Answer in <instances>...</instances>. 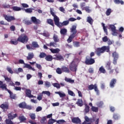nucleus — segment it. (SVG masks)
<instances>
[{"instance_id": "de8ad7c7", "label": "nucleus", "mask_w": 124, "mask_h": 124, "mask_svg": "<svg viewBox=\"0 0 124 124\" xmlns=\"http://www.w3.org/2000/svg\"><path fill=\"white\" fill-rule=\"evenodd\" d=\"M68 93L69 94V95H71V96H75V93H74V92L73 91L68 90Z\"/></svg>"}, {"instance_id": "39448f33", "label": "nucleus", "mask_w": 124, "mask_h": 124, "mask_svg": "<svg viewBox=\"0 0 124 124\" xmlns=\"http://www.w3.org/2000/svg\"><path fill=\"white\" fill-rule=\"evenodd\" d=\"M88 90L89 91H92V90H94V91L96 93L97 95H99V90H98V88H97V84H91L89 85L88 86Z\"/></svg>"}, {"instance_id": "774afa93", "label": "nucleus", "mask_w": 124, "mask_h": 124, "mask_svg": "<svg viewBox=\"0 0 124 124\" xmlns=\"http://www.w3.org/2000/svg\"><path fill=\"white\" fill-rule=\"evenodd\" d=\"M102 40L103 42H107V41H108V37L107 36H105V37H103Z\"/></svg>"}, {"instance_id": "0e129e2a", "label": "nucleus", "mask_w": 124, "mask_h": 124, "mask_svg": "<svg viewBox=\"0 0 124 124\" xmlns=\"http://www.w3.org/2000/svg\"><path fill=\"white\" fill-rule=\"evenodd\" d=\"M25 67L29 68V69H32V67L29 64H25Z\"/></svg>"}, {"instance_id": "4d7b16f0", "label": "nucleus", "mask_w": 124, "mask_h": 124, "mask_svg": "<svg viewBox=\"0 0 124 124\" xmlns=\"http://www.w3.org/2000/svg\"><path fill=\"white\" fill-rule=\"evenodd\" d=\"M92 110L93 112H98V108L95 107H92Z\"/></svg>"}, {"instance_id": "9d476101", "label": "nucleus", "mask_w": 124, "mask_h": 124, "mask_svg": "<svg viewBox=\"0 0 124 124\" xmlns=\"http://www.w3.org/2000/svg\"><path fill=\"white\" fill-rule=\"evenodd\" d=\"M68 24H69V20H66L63 21L62 23H60V19H59L57 23H55V25L59 28H62L63 26H67Z\"/></svg>"}, {"instance_id": "412c9836", "label": "nucleus", "mask_w": 124, "mask_h": 124, "mask_svg": "<svg viewBox=\"0 0 124 124\" xmlns=\"http://www.w3.org/2000/svg\"><path fill=\"white\" fill-rule=\"evenodd\" d=\"M6 91L8 92V93H9L10 97L11 99H15V98H16V94H13V93H12L11 91L9 90L8 89H7Z\"/></svg>"}, {"instance_id": "e433bc0d", "label": "nucleus", "mask_w": 124, "mask_h": 124, "mask_svg": "<svg viewBox=\"0 0 124 124\" xmlns=\"http://www.w3.org/2000/svg\"><path fill=\"white\" fill-rule=\"evenodd\" d=\"M102 26L103 28L104 32H105L106 35H108V31H107V29L106 28V27L105 26V24L102 23Z\"/></svg>"}, {"instance_id": "e2e57ef3", "label": "nucleus", "mask_w": 124, "mask_h": 124, "mask_svg": "<svg viewBox=\"0 0 124 124\" xmlns=\"http://www.w3.org/2000/svg\"><path fill=\"white\" fill-rule=\"evenodd\" d=\"M45 84L46 88H49V87H51V83L48 81H45Z\"/></svg>"}, {"instance_id": "a878e982", "label": "nucleus", "mask_w": 124, "mask_h": 124, "mask_svg": "<svg viewBox=\"0 0 124 124\" xmlns=\"http://www.w3.org/2000/svg\"><path fill=\"white\" fill-rule=\"evenodd\" d=\"M106 67L108 70H111V69H112V66H111L110 61H108L107 62Z\"/></svg>"}, {"instance_id": "473e14b6", "label": "nucleus", "mask_w": 124, "mask_h": 124, "mask_svg": "<svg viewBox=\"0 0 124 124\" xmlns=\"http://www.w3.org/2000/svg\"><path fill=\"white\" fill-rule=\"evenodd\" d=\"M120 118V115L119 114L117 113H114L113 115V119L115 121H118V120H119Z\"/></svg>"}, {"instance_id": "bb28decb", "label": "nucleus", "mask_w": 124, "mask_h": 124, "mask_svg": "<svg viewBox=\"0 0 124 124\" xmlns=\"http://www.w3.org/2000/svg\"><path fill=\"white\" fill-rule=\"evenodd\" d=\"M11 9H12L14 11H21V10L23 9L20 7L15 6L12 7Z\"/></svg>"}, {"instance_id": "b1692460", "label": "nucleus", "mask_w": 124, "mask_h": 124, "mask_svg": "<svg viewBox=\"0 0 124 124\" xmlns=\"http://www.w3.org/2000/svg\"><path fill=\"white\" fill-rule=\"evenodd\" d=\"M34 57V54L32 53H29L28 56L27 57V60L28 61H31L32 59H33Z\"/></svg>"}, {"instance_id": "2eb2a0df", "label": "nucleus", "mask_w": 124, "mask_h": 124, "mask_svg": "<svg viewBox=\"0 0 124 124\" xmlns=\"http://www.w3.org/2000/svg\"><path fill=\"white\" fill-rule=\"evenodd\" d=\"M18 116V114L16 113L14 114L13 112H11V113L8 114L7 116L9 120H14L15 118H17Z\"/></svg>"}, {"instance_id": "ea45409f", "label": "nucleus", "mask_w": 124, "mask_h": 124, "mask_svg": "<svg viewBox=\"0 0 124 124\" xmlns=\"http://www.w3.org/2000/svg\"><path fill=\"white\" fill-rule=\"evenodd\" d=\"M83 10H85L86 12H87V13H91V12H92V10L90 9V6L85 7Z\"/></svg>"}, {"instance_id": "0eeeda50", "label": "nucleus", "mask_w": 124, "mask_h": 124, "mask_svg": "<svg viewBox=\"0 0 124 124\" xmlns=\"http://www.w3.org/2000/svg\"><path fill=\"white\" fill-rule=\"evenodd\" d=\"M18 106L19 108H22V109H28V110H31L32 109V107L31 106H29L27 105V103L25 102H23L20 103Z\"/></svg>"}, {"instance_id": "864d4df0", "label": "nucleus", "mask_w": 124, "mask_h": 124, "mask_svg": "<svg viewBox=\"0 0 124 124\" xmlns=\"http://www.w3.org/2000/svg\"><path fill=\"white\" fill-rule=\"evenodd\" d=\"M2 7L3 8H10V9H11L12 7L11 5H9V4H3L2 5Z\"/></svg>"}, {"instance_id": "c9c22d12", "label": "nucleus", "mask_w": 124, "mask_h": 124, "mask_svg": "<svg viewBox=\"0 0 124 124\" xmlns=\"http://www.w3.org/2000/svg\"><path fill=\"white\" fill-rule=\"evenodd\" d=\"M87 22L90 24V25H93V19L92 18V17L88 16L87 17Z\"/></svg>"}, {"instance_id": "6ab92c4d", "label": "nucleus", "mask_w": 124, "mask_h": 124, "mask_svg": "<svg viewBox=\"0 0 124 124\" xmlns=\"http://www.w3.org/2000/svg\"><path fill=\"white\" fill-rule=\"evenodd\" d=\"M62 72H65V73H70V70L68 66H62Z\"/></svg>"}, {"instance_id": "a18cd8bd", "label": "nucleus", "mask_w": 124, "mask_h": 124, "mask_svg": "<svg viewBox=\"0 0 124 124\" xmlns=\"http://www.w3.org/2000/svg\"><path fill=\"white\" fill-rule=\"evenodd\" d=\"M111 13H112V9L110 8L108 9L106 12L107 16H109Z\"/></svg>"}, {"instance_id": "8fccbe9b", "label": "nucleus", "mask_w": 124, "mask_h": 124, "mask_svg": "<svg viewBox=\"0 0 124 124\" xmlns=\"http://www.w3.org/2000/svg\"><path fill=\"white\" fill-rule=\"evenodd\" d=\"M103 104H104L103 101H100L97 103V106L99 108H101L102 106H103Z\"/></svg>"}, {"instance_id": "4c0bfd02", "label": "nucleus", "mask_w": 124, "mask_h": 124, "mask_svg": "<svg viewBox=\"0 0 124 124\" xmlns=\"http://www.w3.org/2000/svg\"><path fill=\"white\" fill-rule=\"evenodd\" d=\"M85 108L84 109V112L87 114V113H89L90 112V106L87 104H85Z\"/></svg>"}, {"instance_id": "bf43d9fd", "label": "nucleus", "mask_w": 124, "mask_h": 124, "mask_svg": "<svg viewBox=\"0 0 124 124\" xmlns=\"http://www.w3.org/2000/svg\"><path fill=\"white\" fill-rule=\"evenodd\" d=\"M4 78L5 81L6 82H7L8 83H9V82H11V78H8L7 77L4 76Z\"/></svg>"}, {"instance_id": "dca6fc26", "label": "nucleus", "mask_w": 124, "mask_h": 124, "mask_svg": "<svg viewBox=\"0 0 124 124\" xmlns=\"http://www.w3.org/2000/svg\"><path fill=\"white\" fill-rule=\"evenodd\" d=\"M31 20L33 22L34 24H35L36 25H38L41 23L40 20L37 19L35 16H32L31 17Z\"/></svg>"}, {"instance_id": "5701e85b", "label": "nucleus", "mask_w": 124, "mask_h": 124, "mask_svg": "<svg viewBox=\"0 0 124 124\" xmlns=\"http://www.w3.org/2000/svg\"><path fill=\"white\" fill-rule=\"evenodd\" d=\"M0 89H2V90H5L6 91L7 90V87L5 83L3 84V82L0 80Z\"/></svg>"}, {"instance_id": "a211bd4d", "label": "nucleus", "mask_w": 124, "mask_h": 124, "mask_svg": "<svg viewBox=\"0 0 124 124\" xmlns=\"http://www.w3.org/2000/svg\"><path fill=\"white\" fill-rule=\"evenodd\" d=\"M50 14H51L53 17H54V21L55 24H57L59 21V17H58V16L55 15V13H54V12H53L51 9L50 10Z\"/></svg>"}, {"instance_id": "20e7f679", "label": "nucleus", "mask_w": 124, "mask_h": 124, "mask_svg": "<svg viewBox=\"0 0 124 124\" xmlns=\"http://www.w3.org/2000/svg\"><path fill=\"white\" fill-rule=\"evenodd\" d=\"M26 48L28 50H34L36 48H39V45H38L37 42L33 41L31 43V46L29 45H27Z\"/></svg>"}, {"instance_id": "393cba45", "label": "nucleus", "mask_w": 124, "mask_h": 124, "mask_svg": "<svg viewBox=\"0 0 124 124\" xmlns=\"http://www.w3.org/2000/svg\"><path fill=\"white\" fill-rule=\"evenodd\" d=\"M76 104L78 105V106L82 107L83 106V100L82 99H78Z\"/></svg>"}, {"instance_id": "7c9ffc66", "label": "nucleus", "mask_w": 124, "mask_h": 124, "mask_svg": "<svg viewBox=\"0 0 124 124\" xmlns=\"http://www.w3.org/2000/svg\"><path fill=\"white\" fill-rule=\"evenodd\" d=\"M67 33V30L65 28H63L61 29L60 33L62 35H66Z\"/></svg>"}, {"instance_id": "5fc2aeb1", "label": "nucleus", "mask_w": 124, "mask_h": 124, "mask_svg": "<svg viewBox=\"0 0 124 124\" xmlns=\"http://www.w3.org/2000/svg\"><path fill=\"white\" fill-rule=\"evenodd\" d=\"M25 12L26 13H32V8H27L25 9Z\"/></svg>"}, {"instance_id": "c756f323", "label": "nucleus", "mask_w": 124, "mask_h": 124, "mask_svg": "<svg viewBox=\"0 0 124 124\" xmlns=\"http://www.w3.org/2000/svg\"><path fill=\"white\" fill-rule=\"evenodd\" d=\"M45 60L47 62H52L53 61V56L51 55H46L45 57Z\"/></svg>"}, {"instance_id": "c85d7f7f", "label": "nucleus", "mask_w": 124, "mask_h": 124, "mask_svg": "<svg viewBox=\"0 0 124 124\" xmlns=\"http://www.w3.org/2000/svg\"><path fill=\"white\" fill-rule=\"evenodd\" d=\"M50 51L52 53V54H57L59 53L60 51V49L59 48H55V49H53V48H50L49 49Z\"/></svg>"}, {"instance_id": "79ce46f5", "label": "nucleus", "mask_w": 124, "mask_h": 124, "mask_svg": "<svg viewBox=\"0 0 124 124\" xmlns=\"http://www.w3.org/2000/svg\"><path fill=\"white\" fill-rule=\"evenodd\" d=\"M19 120L21 122H25V121H27V118L24 116H21L19 117Z\"/></svg>"}, {"instance_id": "aec40b11", "label": "nucleus", "mask_w": 124, "mask_h": 124, "mask_svg": "<svg viewBox=\"0 0 124 124\" xmlns=\"http://www.w3.org/2000/svg\"><path fill=\"white\" fill-rule=\"evenodd\" d=\"M117 83V79L116 78H113L111 80L109 83V86L110 88H114L115 85Z\"/></svg>"}, {"instance_id": "423d86ee", "label": "nucleus", "mask_w": 124, "mask_h": 124, "mask_svg": "<svg viewBox=\"0 0 124 124\" xmlns=\"http://www.w3.org/2000/svg\"><path fill=\"white\" fill-rule=\"evenodd\" d=\"M84 62L87 65H92V64H93L95 62V61L94 59L90 58V56H87Z\"/></svg>"}, {"instance_id": "37998d69", "label": "nucleus", "mask_w": 124, "mask_h": 124, "mask_svg": "<svg viewBox=\"0 0 124 124\" xmlns=\"http://www.w3.org/2000/svg\"><path fill=\"white\" fill-rule=\"evenodd\" d=\"M56 122H57V120L51 118L48 120L47 124H54V123H56Z\"/></svg>"}, {"instance_id": "603ef678", "label": "nucleus", "mask_w": 124, "mask_h": 124, "mask_svg": "<svg viewBox=\"0 0 124 124\" xmlns=\"http://www.w3.org/2000/svg\"><path fill=\"white\" fill-rule=\"evenodd\" d=\"M52 85L53 87H54L55 88H57V89H60L61 88V86L60 85V84L58 83H53Z\"/></svg>"}, {"instance_id": "a19ab883", "label": "nucleus", "mask_w": 124, "mask_h": 124, "mask_svg": "<svg viewBox=\"0 0 124 124\" xmlns=\"http://www.w3.org/2000/svg\"><path fill=\"white\" fill-rule=\"evenodd\" d=\"M55 93H57V94H59L60 95V97H65V94L64 93H62L60 92H56Z\"/></svg>"}, {"instance_id": "cd10ccee", "label": "nucleus", "mask_w": 124, "mask_h": 124, "mask_svg": "<svg viewBox=\"0 0 124 124\" xmlns=\"http://www.w3.org/2000/svg\"><path fill=\"white\" fill-rule=\"evenodd\" d=\"M99 73H103V74H105V73H106V70H105V68H104V67L103 66H101L99 69Z\"/></svg>"}, {"instance_id": "72a5a7b5", "label": "nucleus", "mask_w": 124, "mask_h": 124, "mask_svg": "<svg viewBox=\"0 0 124 124\" xmlns=\"http://www.w3.org/2000/svg\"><path fill=\"white\" fill-rule=\"evenodd\" d=\"M65 81L67 83H70V84H73V83L75 82L74 80L66 77L65 78Z\"/></svg>"}, {"instance_id": "7ed1b4c3", "label": "nucleus", "mask_w": 124, "mask_h": 124, "mask_svg": "<svg viewBox=\"0 0 124 124\" xmlns=\"http://www.w3.org/2000/svg\"><path fill=\"white\" fill-rule=\"evenodd\" d=\"M110 47L109 46H104L101 48H97L96 50V53L97 56H100L101 54H103L104 52H109Z\"/></svg>"}, {"instance_id": "f8f14e48", "label": "nucleus", "mask_w": 124, "mask_h": 124, "mask_svg": "<svg viewBox=\"0 0 124 124\" xmlns=\"http://www.w3.org/2000/svg\"><path fill=\"white\" fill-rule=\"evenodd\" d=\"M25 96L29 97V98L34 97L33 95L31 94V90L30 89H25Z\"/></svg>"}, {"instance_id": "13d9d810", "label": "nucleus", "mask_w": 124, "mask_h": 124, "mask_svg": "<svg viewBox=\"0 0 124 124\" xmlns=\"http://www.w3.org/2000/svg\"><path fill=\"white\" fill-rule=\"evenodd\" d=\"M56 123L58 124H62L63 123H65V121L64 120H60L58 121L56 120Z\"/></svg>"}, {"instance_id": "6e6552de", "label": "nucleus", "mask_w": 124, "mask_h": 124, "mask_svg": "<svg viewBox=\"0 0 124 124\" xmlns=\"http://www.w3.org/2000/svg\"><path fill=\"white\" fill-rule=\"evenodd\" d=\"M109 29H110L112 33V35H113L114 36H117L118 35V30H116V26L113 24L109 25Z\"/></svg>"}, {"instance_id": "3c124183", "label": "nucleus", "mask_w": 124, "mask_h": 124, "mask_svg": "<svg viewBox=\"0 0 124 124\" xmlns=\"http://www.w3.org/2000/svg\"><path fill=\"white\" fill-rule=\"evenodd\" d=\"M46 94L48 96H50L51 95V93L49 91H43L42 93V94Z\"/></svg>"}, {"instance_id": "f257e3e1", "label": "nucleus", "mask_w": 124, "mask_h": 124, "mask_svg": "<svg viewBox=\"0 0 124 124\" xmlns=\"http://www.w3.org/2000/svg\"><path fill=\"white\" fill-rule=\"evenodd\" d=\"M29 41V37L26 34H22L18 36L17 39H13L11 40L10 43L12 45H17L18 42H21V43H23L24 44L28 43Z\"/></svg>"}, {"instance_id": "4468645a", "label": "nucleus", "mask_w": 124, "mask_h": 124, "mask_svg": "<svg viewBox=\"0 0 124 124\" xmlns=\"http://www.w3.org/2000/svg\"><path fill=\"white\" fill-rule=\"evenodd\" d=\"M9 106L8 103H4L0 105V108H1L2 110H3L4 112H5L8 110V108Z\"/></svg>"}, {"instance_id": "1a4fd4ad", "label": "nucleus", "mask_w": 124, "mask_h": 124, "mask_svg": "<svg viewBox=\"0 0 124 124\" xmlns=\"http://www.w3.org/2000/svg\"><path fill=\"white\" fill-rule=\"evenodd\" d=\"M3 17L4 18L5 20L7 21V22H12V21H15V20H16L15 17L5 14H3Z\"/></svg>"}, {"instance_id": "ddd939ff", "label": "nucleus", "mask_w": 124, "mask_h": 124, "mask_svg": "<svg viewBox=\"0 0 124 124\" xmlns=\"http://www.w3.org/2000/svg\"><path fill=\"white\" fill-rule=\"evenodd\" d=\"M69 69H70L71 71H73V72H76L77 71V65L73 63H71L70 64Z\"/></svg>"}, {"instance_id": "052dcab7", "label": "nucleus", "mask_w": 124, "mask_h": 124, "mask_svg": "<svg viewBox=\"0 0 124 124\" xmlns=\"http://www.w3.org/2000/svg\"><path fill=\"white\" fill-rule=\"evenodd\" d=\"M30 117L31 119V120H32L33 121H34V120H35V114H34V113L31 114L30 115Z\"/></svg>"}, {"instance_id": "69168bd1", "label": "nucleus", "mask_w": 124, "mask_h": 124, "mask_svg": "<svg viewBox=\"0 0 124 124\" xmlns=\"http://www.w3.org/2000/svg\"><path fill=\"white\" fill-rule=\"evenodd\" d=\"M74 46L75 47H79L80 46V43L79 42H74Z\"/></svg>"}, {"instance_id": "58836bf2", "label": "nucleus", "mask_w": 124, "mask_h": 124, "mask_svg": "<svg viewBox=\"0 0 124 124\" xmlns=\"http://www.w3.org/2000/svg\"><path fill=\"white\" fill-rule=\"evenodd\" d=\"M114 2L116 3V4H120V3L122 5L124 4V1L120 0H114Z\"/></svg>"}, {"instance_id": "f704fd0d", "label": "nucleus", "mask_w": 124, "mask_h": 124, "mask_svg": "<svg viewBox=\"0 0 124 124\" xmlns=\"http://www.w3.org/2000/svg\"><path fill=\"white\" fill-rule=\"evenodd\" d=\"M46 23L52 26V27H54V21L51 19H46Z\"/></svg>"}, {"instance_id": "c03bdc74", "label": "nucleus", "mask_w": 124, "mask_h": 124, "mask_svg": "<svg viewBox=\"0 0 124 124\" xmlns=\"http://www.w3.org/2000/svg\"><path fill=\"white\" fill-rule=\"evenodd\" d=\"M56 71L57 74H62V68H57Z\"/></svg>"}, {"instance_id": "4be33fe9", "label": "nucleus", "mask_w": 124, "mask_h": 124, "mask_svg": "<svg viewBox=\"0 0 124 124\" xmlns=\"http://www.w3.org/2000/svg\"><path fill=\"white\" fill-rule=\"evenodd\" d=\"M56 57H54V60H56L57 61H63L64 60L62 56L60 54H56L55 55Z\"/></svg>"}, {"instance_id": "f03ea898", "label": "nucleus", "mask_w": 124, "mask_h": 124, "mask_svg": "<svg viewBox=\"0 0 124 124\" xmlns=\"http://www.w3.org/2000/svg\"><path fill=\"white\" fill-rule=\"evenodd\" d=\"M77 29V27L76 25H73L70 28V31L71 34L67 40L68 43L72 42V39H74V38H75L77 36V29Z\"/></svg>"}, {"instance_id": "6e6d98bb", "label": "nucleus", "mask_w": 124, "mask_h": 124, "mask_svg": "<svg viewBox=\"0 0 124 124\" xmlns=\"http://www.w3.org/2000/svg\"><path fill=\"white\" fill-rule=\"evenodd\" d=\"M50 46H52V47H54L55 48H56V47L58 46V44H57V43L55 42H50Z\"/></svg>"}, {"instance_id": "49530a36", "label": "nucleus", "mask_w": 124, "mask_h": 124, "mask_svg": "<svg viewBox=\"0 0 124 124\" xmlns=\"http://www.w3.org/2000/svg\"><path fill=\"white\" fill-rule=\"evenodd\" d=\"M46 54L44 52H41L40 53V55H39V58H40V59H43V58H46Z\"/></svg>"}, {"instance_id": "f3484780", "label": "nucleus", "mask_w": 124, "mask_h": 124, "mask_svg": "<svg viewBox=\"0 0 124 124\" xmlns=\"http://www.w3.org/2000/svg\"><path fill=\"white\" fill-rule=\"evenodd\" d=\"M72 122H73V124H81V119L79 118V117H74L71 119Z\"/></svg>"}, {"instance_id": "338daca9", "label": "nucleus", "mask_w": 124, "mask_h": 124, "mask_svg": "<svg viewBox=\"0 0 124 124\" xmlns=\"http://www.w3.org/2000/svg\"><path fill=\"white\" fill-rule=\"evenodd\" d=\"M7 70L9 72V73H11V74H13V71L12 70V69L10 67H7Z\"/></svg>"}, {"instance_id": "680f3d73", "label": "nucleus", "mask_w": 124, "mask_h": 124, "mask_svg": "<svg viewBox=\"0 0 124 124\" xmlns=\"http://www.w3.org/2000/svg\"><path fill=\"white\" fill-rule=\"evenodd\" d=\"M86 6V3L83 2L80 4V7L82 10H84Z\"/></svg>"}, {"instance_id": "9b49d317", "label": "nucleus", "mask_w": 124, "mask_h": 124, "mask_svg": "<svg viewBox=\"0 0 124 124\" xmlns=\"http://www.w3.org/2000/svg\"><path fill=\"white\" fill-rule=\"evenodd\" d=\"M112 56L113 57V64H117V61H118V59H119V54L117 53V52L114 51L112 53Z\"/></svg>"}, {"instance_id": "2f4dec72", "label": "nucleus", "mask_w": 124, "mask_h": 124, "mask_svg": "<svg viewBox=\"0 0 124 124\" xmlns=\"http://www.w3.org/2000/svg\"><path fill=\"white\" fill-rule=\"evenodd\" d=\"M53 39L55 43L60 42V39H59V37L56 34L53 35Z\"/></svg>"}, {"instance_id": "09e8293b", "label": "nucleus", "mask_w": 124, "mask_h": 124, "mask_svg": "<svg viewBox=\"0 0 124 124\" xmlns=\"http://www.w3.org/2000/svg\"><path fill=\"white\" fill-rule=\"evenodd\" d=\"M45 122H47V119H46V116H44L41 119L40 122L42 124H45Z\"/></svg>"}]
</instances>
